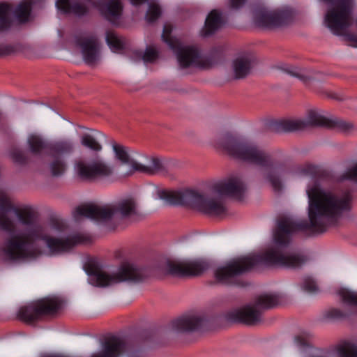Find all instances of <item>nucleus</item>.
Masks as SVG:
<instances>
[{"label":"nucleus","instance_id":"aec40b11","mask_svg":"<svg viewBox=\"0 0 357 357\" xmlns=\"http://www.w3.org/2000/svg\"><path fill=\"white\" fill-rule=\"evenodd\" d=\"M246 188V184L242 176L237 174L231 175L214 185L215 191L219 195L238 200L243 199Z\"/></svg>","mask_w":357,"mask_h":357},{"label":"nucleus","instance_id":"5701e85b","mask_svg":"<svg viewBox=\"0 0 357 357\" xmlns=\"http://www.w3.org/2000/svg\"><path fill=\"white\" fill-rule=\"evenodd\" d=\"M223 21L221 14L217 10H213L207 16L204 27L202 31L204 36L214 33L222 25Z\"/></svg>","mask_w":357,"mask_h":357},{"label":"nucleus","instance_id":"c85d7f7f","mask_svg":"<svg viewBox=\"0 0 357 357\" xmlns=\"http://www.w3.org/2000/svg\"><path fill=\"white\" fill-rule=\"evenodd\" d=\"M338 294L344 303L357 307V292L342 288L339 290Z\"/></svg>","mask_w":357,"mask_h":357},{"label":"nucleus","instance_id":"6ab92c4d","mask_svg":"<svg viewBox=\"0 0 357 357\" xmlns=\"http://www.w3.org/2000/svg\"><path fill=\"white\" fill-rule=\"evenodd\" d=\"M73 40L80 47L84 61L89 65L95 64L100 57V43L96 34L75 35Z\"/></svg>","mask_w":357,"mask_h":357},{"label":"nucleus","instance_id":"b1692460","mask_svg":"<svg viewBox=\"0 0 357 357\" xmlns=\"http://www.w3.org/2000/svg\"><path fill=\"white\" fill-rule=\"evenodd\" d=\"M105 139V135L98 131L93 130L91 133L83 135L82 144L85 147L95 151H100L102 149L100 143Z\"/></svg>","mask_w":357,"mask_h":357},{"label":"nucleus","instance_id":"f03ea898","mask_svg":"<svg viewBox=\"0 0 357 357\" xmlns=\"http://www.w3.org/2000/svg\"><path fill=\"white\" fill-rule=\"evenodd\" d=\"M0 229L10 234L0 248V255L7 261L33 259L42 252L37 242H45L51 255L70 251L83 242L80 235L64 238L52 237L44 227L35 222L34 211L30 208H19L14 206L7 192L0 189Z\"/></svg>","mask_w":357,"mask_h":357},{"label":"nucleus","instance_id":"f8f14e48","mask_svg":"<svg viewBox=\"0 0 357 357\" xmlns=\"http://www.w3.org/2000/svg\"><path fill=\"white\" fill-rule=\"evenodd\" d=\"M112 148L115 158L122 164L128 166L126 175H130L135 172H139L148 174H164L166 168L164 162L157 157L146 158L144 164L137 162L132 157L130 149L121 144L112 143Z\"/></svg>","mask_w":357,"mask_h":357},{"label":"nucleus","instance_id":"ddd939ff","mask_svg":"<svg viewBox=\"0 0 357 357\" xmlns=\"http://www.w3.org/2000/svg\"><path fill=\"white\" fill-rule=\"evenodd\" d=\"M289 10H269L264 6L257 5L252 9L254 24L261 28L273 29L289 24L293 20Z\"/></svg>","mask_w":357,"mask_h":357},{"label":"nucleus","instance_id":"a211bd4d","mask_svg":"<svg viewBox=\"0 0 357 357\" xmlns=\"http://www.w3.org/2000/svg\"><path fill=\"white\" fill-rule=\"evenodd\" d=\"M208 319L198 313H188L171 321L170 329L178 333L200 332L208 327Z\"/></svg>","mask_w":357,"mask_h":357},{"label":"nucleus","instance_id":"1a4fd4ad","mask_svg":"<svg viewBox=\"0 0 357 357\" xmlns=\"http://www.w3.org/2000/svg\"><path fill=\"white\" fill-rule=\"evenodd\" d=\"M171 33V27L165 25L163 28L162 39L176 54L181 68L195 66L207 68L216 62L215 54L220 51L218 47L213 48L208 54H202L195 46H184L178 39L172 37Z\"/></svg>","mask_w":357,"mask_h":357},{"label":"nucleus","instance_id":"2f4dec72","mask_svg":"<svg viewBox=\"0 0 357 357\" xmlns=\"http://www.w3.org/2000/svg\"><path fill=\"white\" fill-rule=\"evenodd\" d=\"M303 291L309 294H315L319 291V287L315 280L310 275H305L301 283Z\"/></svg>","mask_w":357,"mask_h":357},{"label":"nucleus","instance_id":"20e7f679","mask_svg":"<svg viewBox=\"0 0 357 357\" xmlns=\"http://www.w3.org/2000/svg\"><path fill=\"white\" fill-rule=\"evenodd\" d=\"M139 215L135 199L125 197L113 204L105 206L90 204L78 206L74 213L75 219L86 217L98 223L116 227L126 221L135 219Z\"/></svg>","mask_w":357,"mask_h":357},{"label":"nucleus","instance_id":"7ed1b4c3","mask_svg":"<svg viewBox=\"0 0 357 357\" xmlns=\"http://www.w3.org/2000/svg\"><path fill=\"white\" fill-rule=\"evenodd\" d=\"M217 144L231 158L260 167L264 178L273 190L275 192L282 190V178L287 168L284 164L276 162L261 146L242 136L231 133L222 135Z\"/></svg>","mask_w":357,"mask_h":357},{"label":"nucleus","instance_id":"f704fd0d","mask_svg":"<svg viewBox=\"0 0 357 357\" xmlns=\"http://www.w3.org/2000/svg\"><path fill=\"white\" fill-rule=\"evenodd\" d=\"M10 155L13 160V161L19 165H24L27 162V159L24 153L17 149L14 148L12 149L10 152Z\"/></svg>","mask_w":357,"mask_h":357},{"label":"nucleus","instance_id":"0eeeda50","mask_svg":"<svg viewBox=\"0 0 357 357\" xmlns=\"http://www.w3.org/2000/svg\"><path fill=\"white\" fill-rule=\"evenodd\" d=\"M30 151L36 155H50L52 161L50 169L54 176L62 175L67 167L66 158L75 150V144L71 139H63L52 143H48L41 137L31 135L28 138Z\"/></svg>","mask_w":357,"mask_h":357},{"label":"nucleus","instance_id":"58836bf2","mask_svg":"<svg viewBox=\"0 0 357 357\" xmlns=\"http://www.w3.org/2000/svg\"><path fill=\"white\" fill-rule=\"evenodd\" d=\"M52 227L58 230V231H62L63 229V227H64V225L62 222L58 221V220H54L52 221Z\"/></svg>","mask_w":357,"mask_h":357},{"label":"nucleus","instance_id":"bb28decb","mask_svg":"<svg viewBox=\"0 0 357 357\" xmlns=\"http://www.w3.org/2000/svg\"><path fill=\"white\" fill-rule=\"evenodd\" d=\"M353 314L354 312L351 310H342L338 308H331L326 312L325 317L330 320L339 321L347 319Z\"/></svg>","mask_w":357,"mask_h":357},{"label":"nucleus","instance_id":"4be33fe9","mask_svg":"<svg viewBox=\"0 0 357 357\" xmlns=\"http://www.w3.org/2000/svg\"><path fill=\"white\" fill-rule=\"evenodd\" d=\"M279 68L291 77L297 78L306 86H309L317 79L316 73L310 69L301 68L286 63L280 65Z\"/></svg>","mask_w":357,"mask_h":357},{"label":"nucleus","instance_id":"dca6fc26","mask_svg":"<svg viewBox=\"0 0 357 357\" xmlns=\"http://www.w3.org/2000/svg\"><path fill=\"white\" fill-rule=\"evenodd\" d=\"M145 357L144 351L139 347L125 342L116 337H112L102 344V350L93 354L91 357Z\"/></svg>","mask_w":357,"mask_h":357},{"label":"nucleus","instance_id":"c9c22d12","mask_svg":"<svg viewBox=\"0 0 357 357\" xmlns=\"http://www.w3.org/2000/svg\"><path fill=\"white\" fill-rule=\"evenodd\" d=\"M340 180H350L357 182V164L342 174Z\"/></svg>","mask_w":357,"mask_h":357},{"label":"nucleus","instance_id":"6e6552de","mask_svg":"<svg viewBox=\"0 0 357 357\" xmlns=\"http://www.w3.org/2000/svg\"><path fill=\"white\" fill-rule=\"evenodd\" d=\"M309 126H320L342 132L352 128V124L337 118H326L314 110H310L305 119H282L271 121L268 128L275 132H291Z\"/></svg>","mask_w":357,"mask_h":357},{"label":"nucleus","instance_id":"cd10ccee","mask_svg":"<svg viewBox=\"0 0 357 357\" xmlns=\"http://www.w3.org/2000/svg\"><path fill=\"white\" fill-rule=\"evenodd\" d=\"M106 42L114 52L121 51L125 47L123 41L112 31L106 33Z\"/></svg>","mask_w":357,"mask_h":357},{"label":"nucleus","instance_id":"f257e3e1","mask_svg":"<svg viewBox=\"0 0 357 357\" xmlns=\"http://www.w3.org/2000/svg\"><path fill=\"white\" fill-rule=\"evenodd\" d=\"M301 172L310 176L312 180V183L306 190L309 199V221L296 220L289 216L280 217L273 233L274 245L264 253L241 257L229 261L225 266L217 268L215 277L219 282L243 286L238 277L260 265L293 269L301 268L308 257L301 252L290 249L291 234L296 231L308 235L322 234L329 227L335 225L344 213L351 211L353 202L351 192L334 193L322 188L321 184L324 181L331 183L335 181L331 172L312 164L303 165Z\"/></svg>","mask_w":357,"mask_h":357},{"label":"nucleus","instance_id":"a878e982","mask_svg":"<svg viewBox=\"0 0 357 357\" xmlns=\"http://www.w3.org/2000/svg\"><path fill=\"white\" fill-rule=\"evenodd\" d=\"M11 6L6 2L0 3V31L8 29L11 26V22L8 17L11 11Z\"/></svg>","mask_w":357,"mask_h":357},{"label":"nucleus","instance_id":"9d476101","mask_svg":"<svg viewBox=\"0 0 357 357\" xmlns=\"http://www.w3.org/2000/svg\"><path fill=\"white\" fill-rule=\"evenodd\" d=\"M56 6L62 13H71L79 17L86 15L91 9L98 8L102 15L113 24L120 18L123 8L121 0H108L107 2L97 3L92 0H57Z\"/></svg>","mask_w":357,"mask_h":357},{"label":"nucleus","instance_id":"ea45409f","mask_svg":"<svg viewBox=\"0 0 357 357\" xmlns=\"http://www.w3.org/2000/svg\"><path fill=\"white\" fill-rule=\"evenodd\" d=\"M154 335H155V333L152 330L145 331V334H144L146 340L150 341V342L152 341V339H153Z\"/></svg>","mask_w":357,"mask_h":357},{"label":"nucleus","instance_id":"4c0bfd02","mask_svg":"<svg viewBox=\"0 0 357 357\" xmlns=\"http://www.w3.org/2000/svg\"><path fill=\"white\" fill-rule=\"evenodd\" d=\"M245 1L246 0H231V7L233 8H238L245 3Z\"/></svg>","mask_w":357,"mask_h":357},{"label":"nucleus","instance_id":"9b49d317","mask_svg":"<svg viewBox=\"0 0 357 357\" xmlns=\"http://www.w3.org/2000/svg\"><path fill=\"white\" fill-rule=\"evenodd\" d=\"M279 302L280 297L277 294L260 295L252 304L226 312L224 318L230 323L255 326L261 321L263 310L275 307Z\"/></svg>","mask_w":357,"mask_h":357},{"label":"nucleus","instance_id":"393cba45","mask_svg":"<svg viewBox=\"0 0 357 357\" xmlns=\"http://www.w3.org/2000/svg\"><path fill=\"white\" fill-rule=\"evenodd\" d=\"M32 6L33 2L29 0L20 3L16 7L14 14L20 22L24 23L29 20V17L32 10Z\"/></svg>","mask_w":357,"mask_h":357},{"label":"nucleus","instance_id":"72a5a7b5","mask_svg":"<svg viewBox=\"0 0 357 357\" xmlns=\"http://www.w3.org/2000/svg\"><path fill=\"white\" fill-rule=\"evenodd\" d=\"M137 54L142 59L144 63H152L158 57V53L156 50L151 46L147 47L144 53L142 51H139Z\"/></svg>","mask_w":357,"mask_h":357},{"label":"nucleus","instance_id":"4468645a","mask_svg":"<svg viewBox=\"0 0 357 357\" xmlns=\"http://www.w3.org/2000/svg\"><path fill=\"white\" fill-rule=\"evenodd\" d=\"M61 305L57 298H45L22 307L17 315L24 321L32 324L45 315L55 314Z\"/></svg>","mask_w":357,"mask_h":357},{"label":"nucleus","instance_id":"a19ab883","mask_svg":"<svg viewBox=\"0 0 357 357\" xmlns=\"http://www.w3.org/2000/svg\"><path fill=\"white\" fill-rule=\"evenodd\" d=\"M147 1L148 0H130V3L135 6H138L146 3Z\"/></svg>","mask_w":357,"mask_h":357},{"label":"nucleus","instance_id":"e433bc0d","mask_svg":"<svg viewBox=\"0 0 357 357\" xmlns=\"http://www.w3.org/2000/svg\"><path fill=\"white\" fill-rule=\"evenodd\" d=\"M14 51L11 45L6 44H0V56H6L10 54Z\"/></svg>","mask_w":357,"mask_h":357},{"label":"nucleus","instance_id":"473e14b6","mask_svg":"<svg viewBox=\"0 0 357 357\" xmlns=\"http://www.w3.org/2000/svg\"><path fill=\"white\" fill-rule=\"evenodd\" d=\"M160 6L155 3H151L146 13V20L148 22L156 21L161 15Z\"/></svg>","mask_w":357,"mask_h":357},{"label":"nucleus","instance_id":"f3484780","mask_svg":"<svg viewBox=\"0 0 357 357\" xmlns=\"http://www.w3.org/2000/svg\"><path fill=\"white\" fill-rule=\"evenodd\" d=\"M208 267L209 264L201 259L189 261L169 260L166 262L165 271L170 275L185 278L199 275Z\"/></svg>","mask_w":357,"mask_h":357},{"label":"nucleus","instance_id":"423d86ee","mask_svg":"<svg viewBox=\"0 0 357 357\" xmlns=\"http://www.w3.org/2000/svg\"><path fill=\"white\" fill-rule=\"evenodd\" d=\"M86 272L90 277V282L100 287L121 282L140 284L144 282L151 275L149 267L129 262L122 263L116 273L113 274H108L93 264L89 265Z\"/></svg>","mask_w":357,"mask_h":357},{"label":"nucleus","instance_id":"c756f323","mask_svg":"<svg viewBox=\"0 0 357 357\" xmlns=\"http://www.w3.org/2000/svg\"><path fill=\"white\" fill-rule=\"evenodd\" d=\"M338 357H357V344L347 342L337 347Z\"/></svg>","mask_w":357,"mask_h":357},{"label":"nucleus","instance_id":"7c9ffc66","mask_svg":"<svg viewBox=\"0 0 357 357\" xmlns=\"http://www.w3.org/2000/svg\"><path fill=\"white\" fill-rule=\"evenodd\" d=\"M294 343L300 351H305L311 347L310 335L307 333H301L294 337Z\"/></svg>","mask_w":357,"mask_h":357},{"label":"nucleus","instance_id":"39448f33","mask_svg":"<svg viewBox=\"0 0 357 357\" xmlns=\"http://www.w3.org/2000/svg\"><path fill=\"white\" fill-rule=\"evenodd\" d=\"M158 197L171 205L185 206L209 215H220L226 208L222 201L197 190L185 189L180 191L159 190Z\"/></svg>","mask_w":357,"mask_h":357},{"label":"nucleus","instance_id":"412c9836","mask_svg":"<svg viewBox=\"0 0 357 357\" xmlns=\"http://www.w3.org/2000/svg\"><path fill=\"white\" fill-rule=\"evenodd\" d=\"M256 63V57L251 53L244 54L233 61L234 78L239 79L248 76Z\"/></svg>","mask_w":357,"mask_h":357},{"label":"nucleus","instance_id":"2eb2a0df","mask_svg":"<svg viewBox=\"0 0 357 357\" xmlns=\"http://www.w3.org/2000/svg\"><path fill=\"white\" fill-rule=\"evenodd\" d=\"M79 176L86 181L112 183L116 178L113 167L103 161L86 163L79 161L76 164Z\"/></svg>","mask_w":357,"mask_h":357}]
</instances>
